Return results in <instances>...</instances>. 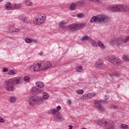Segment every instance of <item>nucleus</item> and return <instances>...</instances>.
Returning <instances> with one entry per match:
<instances>
[{"label": "nucleus", "mask_w": 129, "mask_h": 129, "mask_svg": "<svg viewBox=\"0 0 129 129\" xmlns=\"http://www.w3.org/2000/svg\"><path fill=\"white\" fill-rule=\"evenodd\" d=\"M24 80L22 77L14 78L7 80L5 82V85H20L22 84Z\"/></svg>", "instance_id": "f257e3e1"}, {"label": "nucleus", "mask_w": 129, "mask_h": 129, "mask_svg": "<svg viewBox=\"0 0 129 129\" xmlns=\"http://www.w3.org/2000/svg\"><path fill=\"white\" fill-rule=\"evenodd\" d=\"M68 27L69 30L71 32H76V31L84 29L86 27V23L72 24L68 25Z\"/></svg>", "instance_id": "f03ea898"}, {"label": "nucleus", "mask_w": 129, "mask_h": 129, "mask_svg": "<svg viewBox=\"0 0 129 129\" xmlns=\"http://www.w3.org/2000/svg\"><path fill=\"white\" fill-rule=\"evenodd\" d=\"M44 100L43 98L38 96H32L29 100V104L30 105H34V104H40L42 103Z\"/></svg>", "instance_id": "7ed1b4c3"}, {"label": "nucleus", "mask_w": 129, "mask_h": 129, "mask_svg": "<svg viewBox=\"0 0 129 129\" xmlns=\"http://www.w3.org/2000/svg\"><path fill=\"white\" fill-rule=\"evenodd\" d=\"M108 60L110 63H112V64H113L114 65H116L117 66L121 65V60L115 56H109Z\"/></svg>", "instance_id": "20e7f679"}, {"label": "nucleus", "mask_w": 129, "mask_h": 129, "mask_svg": "<svg viewBox=\"0 0 129 129\" xmlns=\"http://www.w3.org/2000/svg\"><path fill=\"white\" fill-rule=\"evenodd\" d=\"M46 21V16L45 15H40L38 18H37L33 21L34 24L35 25H42L44 22Z\"/></svg>", "instance_id": "39448f33"}, {"label": "nucleus", "mask_w": 129, "mask_h": 129, "mask_svg": "<svg viewBox=\"0 0 129 129\" xmlns=\"http://www.w3.org/2000/svg\"><path fill=\"white\" fill-rule=\"evenodd\" d=\"M108 17L104 15H98V22L100 24H105L108 22Z\"/></svg>", "instance_id": "423d86ee"}, {"label": "nucleus", "mask_w": 129, "mask_h": 129, "mask_svg": "<svg viewBox=\"0 0 129 129\" xmlns=\"http://www.w3.org/2000/svg\"><path fill=\"white\" fill-rule=\"evenodd\" d=\"M98 124L101 127L109 126L110 125V121L107 119H103L99 120Z\"/></svg>", "instance_id": "0eeeda50"}, {"label": "nucleus", "mask_w": 129, "mask_h": 129, "mask_svg": "<svg viewBox=\"0 0 129 129\" xmlns=\"http://www.w3.org/2000/svg\"><path fill=\"white\" fill-rule=\"evenodd\" d=\"M111 45L116 44L118 46H121L124 43L123 42V39L122 38L114 39L110 41Z\"/></svg>", "instance_id": "6e6552de"}, {"label": "nucleus", "mask_w": 129, "mask_h": 129, "mask_svg": "<svg viewBox=\"0 0 129 129\" xmlns=\"http://www.w3.org/2000/svg\"><path fill=\"white\" fill-rule=\"evenodd\" d=\"M95 95V94H93L92 93L86 94L81 97V100H88V99H91V98H92Z\"/></svg>", "instance_id": "1a4fd4ad"}, {"label": "nucleus", "mask_w": 129, "mask_h": 129, "mask_svg": "<svg viewBox=\"0 0 129 129\" xmlns=\"http://www.w3.org/2000/svg\"><path fill=\"white\" fill-rule=\"evenodd\" d=\"M40 67H42L43 69L44 70H47L48 68H50L52 66V64L50 63V61H47L46 62L44 61H41L40 63Z\"/></svg>", "instance_id": "9d476101"}, {"label": "nucleus", "mask_w": 129, "mask_h": 129, "mask_svg": "<svg viewBox=\"0 0 129 129\" xmlns=\"http://www.w3.org/2000/svg\"><path fill=\"white\" fill-rule=\"evenodd\" d=\"M94 106L95 107L97 110H99L101 112H104L105 111V108L101 104H94Z\"/></svg>", "instance_id": "9b49d317"}, {"label": "nucleus", "mask_w": 129, "mask_h": 129, "mask_svg": "<svg viewBox=\"0 0 129 129\" xmlns=\"http://www.w3.org/2000/svg\"><path fill=\"white\" fill-rule=\"evenodd\" d=\"M38 68L39 63H38V64H37V63H34L33 65H32L29 67V69L31 71H37Z\"/></svg>", "instance_id": "f8f14e48"}, {"label": "nucleus", "mask_w": 129, "mask_h": 129, "mask_svg": "<svg viewBox=\"0 0 129 129\" xmlns=\"http://www.w3.org/2000/svg\"><path fill=\"white\" fill-rule=\"evenodd\" d=\"M6 9L7 10V11H10V10H14V7H13V5H12V3L10 2H8L6 5Z\"/></svg>", "instance_id": "ddd939ff"}, {"label": "nucleus", "mask_w": 129, "mask_h": 129, "mask_svg": "<svg viewBox=\"0 0 129 129\" xmlns=\"http://www.w3.org/2000/svg\"><path fill=\"white\" fill-rule=\"evenodd\" d=\"M125 5H118L117 6V12H125Z\"/></svg>", "instance_id": "4468645a"}, {"label": "nucleus", "mask_w": 129, "mask_h": 129, "mask_svg": "<svg viewBox=\"0 0 129 129\" xmlns=\"http://www.w3.org/2000/svg\"><path fill=\"white\" fill-rule=\"evenodd\" d=\"M81 41H82V42H85V41L90 42L91 41H92V39H91V37H89L88 35H85L82 37Z\"/></svg>", "instance_id": "2eb2a0df"}, {"label": "nucleus", "mask_w": 129, "mask_h": 129, "mask_svg": "<svg viewBox=\"0 0 129 129\" xmlns=\"http://www.w3.org/2000/svg\"><path fill=\"white\" fill-rule=\"evenodd\" d=\"M108 102H109V101H105L104 100H96L95 101V104H100V103H103L104 104H107V103H108Z\"/></svg>", "instance_id": "dca6fc26"}, {"label": "nucleus", "mask_w": 129, "mask_h": 129, "mask_svg": "<svg viewBox=\"0 0 129 129\" xmlns=\"http://www.w3.org/2000/svg\"><path fill=\"white\" fill-rule=\"evenodd\" d=\"M90 22L91 23H98V16H93L90 20Z\"/></svg>", "instance_id": "f3484780"}, {"label": "nucleus", "mask_w": 129, "mask_h": 129, "mask_svg": "<svg viewBox=\"0 0 129 129\" xmlns=\"http://www.w3.org/2000/svg\"><path fill=\"white\" fill-rule=\"evenodd\" d=\"M108 10L109 11H112V12H117V6L114 5L112 6H109L108 7Z\"/></svg>", "instance_id": "a211bd4d"}, {"label": "nucleus", "mask_w": 129, "mask_h": 129, "mask_svg": "<svg viewBox=\"0 0 129 129\" xmlns=\"http://www.w3.org/2000/svg\"><path fill=\"white\" fill-rule=\"evenodd\" d=\"M54 119L56 121H61L63 118L62 117V116L59 115H55L54 116Z\"/></svg>", "instance_id": "6ab92c4d"}, {"label": "nucleus", "mask_w": 129, "mask_h": 129, "mask_svg": "<svg viewBox=\"0 0 129 129\" xmlns=\"http://www.w3.org/2000/svg\"><path fill=\"white\" fill-rule=\"evenodd\" d=\"M57 110L56 109H50L48 111L49 114H53L54 116L56 115V114L57 113Z\"/></svg>", "instance_id": "aec40b11"}, {"label": "nucleus", "mask_w": 129, "mask_h": 129, "mask_svg": "<svg viewBox=\"0 0 129 129\" xmlns=\"http://www.w3.org/2000/svg\"><path fill=\"white\" fill-rule=\"evenodd\" d=\"M13 10H19L22 8V4H15L13 5Z\"/></svg>", "instance_id": "412c9836"}, {"label": "nucleus", "mask_w": 129, "mask_h": 129, "mask_svg": "<svg viewBox=\"0 0 129 129\" xmlns=\"http://www.w3.org/2000/svg\"><path fill=\"white\" fill-rule=\"evenodd\" d=\"M36 85L39 88H43V87L44 86V84L42 82H37Z\"/></svg>", "instance_id": "4be33fe9"}, {"label": "nucleus", "mask_w": 129, "mask_h": 129, "mask_svg": "<svg viewBox=\"0 0 129 129\" xmlns=\"http://www.w3.org/2000/svg\"><path fill=\"white\" fill-rule=\"evenodd\" d=\"M98 46H99V47H100L101 49H102V50H104V49H105V46H104V44H103V43H102L100 41H99L98 42Z\"/></svg>", "instance_id": "5701e85b"}, {"label": "nucleus", "mask_w": 129, "mask_h": 129, "mask_svg": "<svg viewBox=\"0 0 129 129\" xmlns=\"http://www.w3.org/2000/svg\"><path fill=\"white\" fill-rule=\"evenodd\" d=\"M76 7H77V5H76V3H72L70 5V9H71V11H74L75 9H76Z\"/></svg>", "instance_id": "b1692460"}, {"label": "nucleus", "mask_w": 129, "mask_h": 129, "mask_svg": "<svg viewBox=\"0 0 129 129\" xmlns=\"http://www.w3.org/2000/svg\"><path fill=\"white\" fill-rule=\"evenodd\" d=\"M6 89L8 90V91L11 92L15 90V88L14 87V86H10L6 87Z\"/></svg>", "instance_id": "393cba45"}, {"label": "nucleus", "mask_w": 129, "mask_h": 129, "mask_svg": "<svg viewBox=\"0 0 129 129\" xmlns=\"http://www.w3.org/2000/svg\"><path fill=\"white\" fill-rule=\"evenodd\" d=\"M43 99H48V98H49V94L48 93L44 92L43 93Z\"/></svg>", "instance_id": "a878e982"}, {"label": "nucleus", "mask_w": 129, "mask_h": 129, "mask_svg": "<svg viewBox=\"0 0 129 129\" xmlns=\"http://www.w3.org/2000/svg\"><path fill=\"white\" fill-rule=\"evenodd\" d=\"M24 81L26 82H29V81H31V78L29 76H25L24 77Z\"/></svg>", "instance_id": "bb28decb"}, {"label": "nucleus", "mask_w": 129, "mask_h": 129, "mask_svg": "<svg viewBox=\"0 0 129 129\" xmlns=\"http://www.w3.org/2000/svg\"><path fill=\"white\" fill-rule=\"evenodd\" d=\"M38 90H39V89H38L37 87H33L31 88L30 91L31 92H37Z\"/></svg>", "instance_id": "cd10ccee"}, {"label": "nucleus", "mask_w": 129, "mask_h": 129, "mask_svg": "<svg viewBox=\"0 0 129 129\" xmlns=\"http://www.w3.org/2000/svg\"><path fill=\"white\" fill-rule=\"evenodd\" d=\"M84 1H78V2L76 3V5L77 6V7H79V6H82V5H84Z\"/></svg>", "instance_id": "c85d7f7f"}, {"label": "nucleus", "mask_w": 129, "mask_h": 129, "mask_svg": "<svg viewBox=\"0 0 129 129\" xmlns=\"http://www.w3.org/2000/svg\"><path fill=\"white\" fill-rule=\"evenodd\" d=\"M16 100H17V99H16V97H11L10 98V101L12 103H13L14 102H16Z\"/></svg>", "instance_id": "c756f323"}, {"label": "nucleus", "mask_w": 129, "mask_h": 129, "mask_svg": "<svg viewBox=\"0 0 129 129\" xmlns=\"http://www.w3.org/2000/svg\"><path fill=\"white\" fill-rule=\"evenodd\" d=\"M81 70H83L82 66H80L77 67V72H81Z\"/></svg>", "instance_id": "7c9ffc66"}, {"label": "nucleus", "mask_w": 129, "mask_h": 129, "mask_svg": "<svg viewBox=\"0 0 129 129\" xmlns=\"http://www.w3.org/2000/svg\"><path fill=\"white\" fill-rule=\"evenodd\" d=\"M16 74V72L15 71L11 70L8 72V75H15Z\"/></svg>", "instance_id": "2f4dec72"}, {"label": "nucleus", "mask_w": 129, "mask_h": 129, "mask_svg": "<svg viewBox=\"0 0 129 129\" xmlns=\"http://www.w3.org/2000/svg\"><path fill=\"white\" fill-rule=\"evenodd\" d=\"M25 41L26 43H28V44H30L33 42V40H32L31 39L26 38L25 39Z\"/></svg>", "instance_id": "473e14b6"}, {"label": "nucleus", "mask_w": 129, "mask_h": 129, "mask_svg": "<svg viewBox=\"0 0 129 129\" xmlns=\"http://www.w3.org/2000/svg\"><path fill=\"white\" fill-rule=\"evenodd\" d=\"M122 59L123 60H124V61H126V62H129V57L126 55H123V56L122 57Z\"/></svg>", "instance_id": "72a5a7b5"}, {"label": "nucleus", "mask_w": 129, "mask_h": 129, "mask_svg": "<svg viewBox=\"0 0 129 129\" xmlns=\"http://www.w3.org/2000/svg\"><path fill=\"white\" fill-rule=\"evenodd\" d=\"M120 127H121V128L126 129L127 128V127H128V125L125 124H122L120 125Z\"/></svg>", "instance_id": "f704fd0d"}, {"label": "nucleus", "mask_w": 129, "mask_h": 129, "mask_svg": "<svg viewBox=\"0 0 129 129\" xmlns=\"http://www.w3.org/2000/svg\"><path fill=\"white\" fill-rule=\"evenodd\" d=\"M90 42H91L92 46H93L94 47H97V43L94 41V40L92 39V40H91V41Z\"/></svg>", "instance_id": "c9c22d12"}, {"label": "nucleus", "mask_w": 129, "mask_h": 129, "mask_svg": "<svg viewBox=\"0 0 129 129\" xmlns=\"http://www.w3.org/2000/svg\"><path fill=\"white\" fill-rule=\"evenodd\" d=\"M128 41H129V36H126L124 39H123V42L124 44H125V43H127Z\"/></svg>", "instance_id": "e433bc0d"}, {"label": "nucleus", "mask_w": 129, "mask_h": 129, "mask_svg": "<svg viewBox=\"0 0 129 129\" xmlns=\"http://www.w3.org/2000/svg\"><path fill=\"white\" fill-rule=\"evenodd\" d=\"M59 28H61V29H64V28H65V25H64V22H63V21L59 24Z\"/></svg>", "instance_id": "4c0bfd02"}, {"label": "nucleus", "mask_w": 129, "mask_h": 129, "mask_svg": "<svg viewBox=\"0 0 129 129\" xmlns=\"http://www.w3.org/2000/svg\"><path fill=\"white\" fill-rule=\"evenodd\" d=\"M25 4L26 5V6H32V5H33V3L29 1H25Z\"/></svg>", "instance_id": "58836bf2"}, {"label": "nucleus", "mask_w": 129, "mask_h": 129, "mask_svg": "<svg viewBox=\"0 0 129 129\" xmlns=\"http://www.w3.org/2000/svg\"><path fill=\"white\" fill-rule=\"evenodd\" d=\"M78 18H83L84 17V14L83 13H79L77 15Z\"/></svg>", "instance_id": "ea45409f"}, {"label": "nucleus", "mask_w": 129, "mask_h": 129, "mask_svg": "<svg viewBox=\"0 0 129 129\" xmlns=\"http://www.w3.org/2000/svg\"><path fill=\"white\" fill-rule=\"evenodd\" d=\"M20 20L22 21V22H26V20H27V17L25 16H22V17H20Z\"/></svg>", "instance_id": "a19ab883"}, {"label": "nucleus", "mask_w": 129, "mask_h": 129, "mask_svg": "<svg viewBox=\"0 0 129 129\" xmlns=\"http://www.w3.org/2000/svg\"><path fill=\"white\" fill-rule=\"evenodd\" d=\"M90 1V2H93L94 3H96L97 4H101L102 2L100 1V0H89Z\"/></svg>", "instance_id": "79ce46f5"}, {"label": "nucleus", "mask_w": 129, "mask_h": 129, "mask_svg": "<svg viewBox=\"0 0 129 129\" xmlns=\"http://www.w3.org/2000/svg\"><path fill=\"white\" fill-rule=\"evenodd\" d=\"M11 32L12 33H17L18 32H19V29H18V28H13Z\"/></svg>", "instance_id": "37998d69"}, {"label": "nucleus", "mask_w": 129, "mask_h": 129, "mask_svg": "<svg viewBox=\"0 0 129 129\" xmlns=\"http://www.w3.org/2000/svg\"><path fill=\"white\" fill-rule=\"evenodd\" d=\"M83 92H84V91L81 89L77 91V94H83Z\"/></svg>", "instance_id": "c03bdc74"}, {"label": "nucleus", "mask_w": 129, "mask_h": 129, "mask_svg": "<svg viewBox=\"0 0 129 129\" xmlns=\"http://www.w3.org/2000/svg\"><path fill=\"white\" fill-rule=\"evenodd\" d=\"M96 64H101V65H103V61L101 59H99V60L97 61L95 63Z\"/></svg>", "instance_id": "a18cd8bd"}, {"label": "nucleus", "mask_w": 129, "mask_h": 129, "mask_svg": "<svg viewBox=\"0 0 129 129\" xmlns=\"http://www.w3.org/2000/svg\"><path fill=\"white\" fill-rule=\"evenodd\" d=\"M95 67H96L97 68H101V67H102V66H103V64H101V63H100V64H97V63H95Z\"/></svg>", "instance_id": "49530a36"}, {"label": "nucleus", "mask_w": 129, "mask_h": 129, "mask_svg": "<svg viewBox=\"0 0 129 129\" xmlns=\"http://www.w3.org/2000/svg\"><path fill=\"white\" fill-rule=\"evenodd\" d=\"M125 12H129V6H126L125 5Z\"/></svg>", "instance_id": "de8ad7c7"}, {"label": "nucleus", "mask_w": 129, "mask_h": 129, "mask_svg": "<svg viewBox=\"0 0 129 129\" xmlns=\"http://www.w3.org/2000/svg\"><path fill=\"white\" fill-rule=\"evenodd\" d=\"M3 72H9V69L4 68L3 69Z\"/></svg>", "instance_id": "09e8293b"}, {"label": "nucleus", "mask_w": 129, "mask_h": 129, "mask_svg": "<svg viewBox=\"0 0 129 129\" xmlns=\"http://www.w3.org/2000/svg\"><path fill=\"white\" fill-rule=\"evenodd\" d=\"M120 76V73H115V77H119Z\"/></svg>", "instance_id": "8fccbe9b"}, {"label": "nucleus", "mask_w": 129, "mask_h": 129, "mask_svg": "<svg viewBox=\"0 0 129 129\" xmlns=\"http://www.w3.org/2000/svg\"><path fill=\"white\" fill-rule=\"evenodd\" d=\"M5 119L4 118H3V117L2 116H0V122H5Z\"/></svg>", "instance_id": "3c124183"}, {"label": "nucleus", "mask_w": 129, "mask_h": 129, "mask_svg": "<svg viewBox=\"0 0 129 129\" xmlns=\"http://www.w3.org/2000/svg\"><path fill=\"white\" fill-rule=\"evenodd\" d=\"M114 128H115V126L112 125V126H110V127H108L106 129H114Z\"/></svg>", "instance_id": "603ef678"}, {"label": "nucleus", "mask_w": 129, "mask_h": 129, "mask_svg": "<svg viewBox=\"0 0 129 129\" xmlns=\"http://www.w3.org/2000/svg\"><path fill=\"white\" fill-rule=\"evenodd\" d=\"M110 76H111V77H115V73H112L109 74Z\"/></svg>", "instance_id": "864d4df0"}, {"label": "nucleus", "mask_w": 129, "mask_h": 129, "mask_svg": "<svg viewBox=\"0 0 129 129\" xmlns=\"http://www.w3.org/2000/svg\"><path fill=\"white\" fill-rule=\"evenodd\" d=\"M60 109H61V106H57L56 107V110H57V111H59Z\"/></svg>", "instance_id": "5fc2aeb1"}, {"label": "nucleus", "mask_w": 129, "mask_h": 129, "mask_svg": "<svg viewBox=\"0 0 129 129\" xmlns=\"http://www.w3.org/2000/svg\"><path fill=\"white\" fill-rule=\"evenodd\" d=\"M113 108L114 109H117V108H118V107H117V106H115V105H113Z\"/></svg>", "instance_id": "6e6d98bb"}, {"label": "nucleus", "mask_w": 129, "mask_h": 129, "mask_svg": "<svg viewBox=\"0 0 129 129\" xmlns=\"http://www.w3.org/2000/svg\"><path fill=\"white\" fill-rule=\"evenodd\" d=\"M67 103H68V104L71 105V103H72V102H71V100H68V101H67Z\"/></svg>", "instance_id": "4d7b16f0"}, {"label": "nucleus", "mask_w": 129, "mask_h": 129, "mask_svg": "<svg viewBox=\"0 0 129 129\" xmlns=\"http://www.w3.org/2000/svg\"><path fill=\"white\" fill-rule=\"evenodd\" d=\"M109 97H107V96L105 95V97H104V99H105V100H107V99H108Z\"/></svg>", "instance_id": "13d9d810"}, {"label": "nucleus", "mask_w": 129, "mask_h": 129, "mask_svg": "<svg viewBox=\"0 0 129 129\" xmlns=\"http://www.w3.org/2000/svg\"><path fill=\"white\" fill-rule=\"evenodd\" d=\"M108 107L109 109L113 108V105H111L110 106H109Z\"/></svg>", "instance_id": "bf43d9fd"}, {"label": "nucleus", "mask_w": 129, "mask_h": 129, "mask_svg": "<svg viewBox=\"0 0 129 129\" xmlns=\"http://www.w3.org/2000/svg\"><path fill=\"white\" fill-rule=\"evenodd\" d=\"M69 129H72V128H73V126H72V125H69Z\"/></svg>", "instance_id": "052dcab7"}, {"label": "nucleus", "mask_w": 129, "mask_h": 129, "mask_svg": "<svg viewBox=\"0 0 129 129\" xmlns=\"http://www.w3.org/2000/svg\"><path fill=\"white\" fill-rule=\"evenodd\" d=\"M39 55H40V56H42L43 55V52H40Z\"/></svg>", "instance_id": "680f3d73"}, {"label": "nucleus", "mask_w": 129, "mask_h": 129, "mask_svg": "<svg viewBox=\"0 0 129 129\" xmlns=\"http://www.w3.org/2000/svg\"><path fill=\"white\" fill-rule=\"evenodd\" d=\"M2 2H4V0H0V3H2Z\"/></svg>", "instance_id": "e2e57ef3"}, {"label": "nucleus", "mask_w": 129, "mask_h": 129, "mask_svg": "<svg viewBox=\"0 0 129 129\" xmlns=\"http://www.w3.org/2000/svg\"><path fill=\"white\" fill-rule=\"evenodd\" d=\"M34 42H35L36 43V42H37V40H34Z\"/></svg>", "instance_id": "0e129e2a"}]
</instances>
